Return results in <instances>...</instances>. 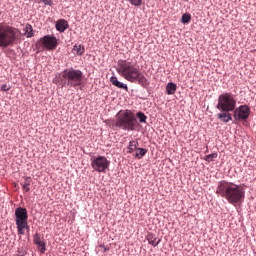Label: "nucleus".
Listing matches in <instances>:
<instances>
[{"label":"nucleus","instance_id":"obj_14","mask_svg":"<svg viewBox=\"0 0 256 256\" xmlns=\"http://www.w3.org/2000/svg\"><path fill=\"white\" fill-rule=\"evenodd\" d=\"M32 179L31 177H26L24 178V181L22 182V189L23 191H25L26 193H29V191H31V183H32Z\"/></svg>","mask_w":256,"mask_h":256},{"label":"nucleus","instance_id":"obj_6","mask_svg":"<svg viewBox=\"0 0 256 256\" xmlns=\"http://www.w3.org/2000/svg\"><path fill=\"white\" fill-rule=\"evenodd\" d=\"M237 108V98L231 92H224L218 96L216 109L218 111H234Z\"/></svg>","mask_w":256,"mask_h":256},{"label":"nucleus","instance_id":"obj_26","mask_svg":"<svg viewBox=\"0 0 256 256\" xmlns=\"http://www.w3.org/2000/svg\"><path fill=\"white\" fill-rule=\"evenodd\" d=\"M44 5H48V7H51L53 5V0H41Z\"/></svg>","mask_w":256,"mask_h":256},{"label":"nucleus","instance_id":"obj_16","mask_svg":"<svg viewBox=\"0 0 256 256\" xmlns=\"http://www.w3.org/2000/svg\"><path fill=\"white\" fill-rule=\"evenodd\" d=\"M147 241H148L149 245H152L153 247H157V245H159V243H161V239L157 240V237H155L153 234H149L147 236Z\"/></svg>","mask_w":256,"mask_h":256},{"label":"nucleus","instance_id":"obj_3","mask_svg":"<svg viewBox=\"0 0 256 256\" xmlns=\"http://www.w3.org/2000/svg\"><path fill=\"white\" fill-rule=\"evenodd\" d=\"M21 37V32L19 29L0 24V47L4 49L7 47H11V45H15L19 38Z\"/></svg>","mask_w":256,"mask_h":256},{"label":"nucleus","instance_id":"obj_8","mask_svg":"<svg viewBox=\"0 0 256 256\" xmlns=\"http://www.w3.org/2000/svg\"><path fill=\"white\" fill-rule=\"evenodd\" d=\"M39 45L46 49L47 51H55L59 43L57 42V37L46 35L39 40Z\"/></svg>","mask_w":256,"mask_h":256},{"label":"nucleus","instance_id":"obj_21","mask_svg":"<svg viewBox=\"0 0 256 256\" xmlns=\"http://www.w3.org/2000/svg\"><path fill=\"white\" fill-rule=\"evenodd\" d=\"M25 35L26 37H33V27L31 26V24H27L25 26Z\"/></svg>","mask_w":256,"mask_h":256},{"label":"nucleus","instance_id":"obj_27","mask_svg":"<svg viewBox=\"0 0 256 256\" xmlns=\"http://www.w3.org/2000/svg\"><path fill=\"white\" fill-rule=\"evenodd\" d=\"M11 88L7 86V84H4L1 86V91H9Z\"/></svg>","mask_w":256,"mask_h":256},{"label":"nucleus","instance_id":"obj_1","mask_svg":"<svg viewBox=\"0 0 256 256\" xmlns=\"http://www.w3.org/2000/svg\"><path fill=\"white\" fill-rule=\"evenodd\" d=\"M117 71L121 77L130 83H138L142 87H147V85H149V81L145 75H143L137 64H133L127 60H120L118 61Z\"/></svg>","mask_w":256,"mask_h":256},{"label":"nucleus","instance_id":"obj_10","mask_svg":"<svg viewBox=\"0 0 256 256\" xmlns=\"http://www.w3.org/2000/svg\"><path fill=\"white\" fill-rule=\"evenodd\" d=\"M249 115H251V109L247 105H241L234 110V117L238 121H245V119H249Z\"/></svg>","mask_w":256,"mask_h":256},{"label":"nucleus","instance_id":"obj_5","mask_svg":"<svg viewBox=\"0 0 256 256\" xmlns=\"http://www.w3.org/2000/svg\"><path fill=\"white\" fill-rule=\"evenodd\" d=\"M83 83V72L69 68L60 74V84L62 87H79Z\"/></svg>","mask_w":256,"mask_h":256},{"label":"nucleus","instance_id":"obj_9","mask_svg":"<svg viewBox=\"0 0 256 256\" xmlns=\"http://www.w3.org/2000/svg\"><path fill=\"white\" fill-rule=\"evenodd\" d=\"M109 160L105 156H98L92 160V168L98 173H105L109 169Z\"/></svg>","mask_w":256,"mask_h":256},{"label":"nucleus","instance_id":"obj_11","mask_svg":"<svg viewBox=\"0 0 256 256\" xmlns=\"http://www.w3.org/2000/svg\"><path fill=\"white\" fill-rule=\"evenodd\" d=\"M33 243L37 246L38 251L43 255L45 254V251H47V242H45V239L41 237V234L36 233L33 236Z\"/></svg>","mask_w":256,"mask_h":256},{"label":"nucleus","instance_id":"obj_2","mask_svg":"<svg viewBox=\"0 0 256 256\" xmlns=\"http://www.w3.org/2000/svg\"><path fill=\"white\" fill-rule=\"evenodd\" d=\"M216 193L223 197V199H226L230 205H237V203H242L245 199V190H243L241 185L225 180L218 183Z\"/></svg>","mask_w":256,"mask_h":256},{"label":"nucleus","instance_id":"obj_12","mask_svg":"<svg viewBox=\"0 0 256 256\" xmlns=\"http://www.w3.org/2000/svg\"><path fill=\"white\" fill-rule=\"evenodd\" d=\"M231 112L232 111H221L217 114V119H219V121H222V123H229V121H233Z\"/></svg>","mask_w":256,"mask_h":256},{"label":"nucleus","instance_id":"obj_20","mask_svg":"<svg viewBox=\"0 0 256 256\" xmlns=\"http://www.w3.org/2000/svg\"><path fill=\"white\" fill-rule=\"evenodd\" d=\"M73 53L75 55H81L82 53H85V48H83L81 45H75L73 48Z\"/></svg>","mask_w":256,"mask_h":256},{"label":"nucleus","instance_id":"obj_23","mask_svg":"<svg viewBox=\"0 0 256 256\" xmlns=\"http://www.w3.org/2000/svg\"><path fill=\"white\" fill-rule=\"evenodd\" d=\"M137 117L140 121V123H147V116L143 112H138Z\"/></svg>","mask_w":256,"mask_h":256},{"label":"nucleus","instance_id":"obj_25","mask_svg":"<svg viewBox=\"0 0 256 256\" xmlns=\"http://www.w3.org/2000/svg\"><path fill=\"white\" fill-rule=\"evenodd\" d=\"M131 5H134V7H141L143 5V0H129Z\"/></svg>","mask_w":256,"mask_h":256},{"label":"nucleus","instance_id":"obj_4","mask_svg":"<svg viewBox=\"0 0 256 256\" xmlns=\"http://www.w3.org/2000/svg\"><path fill=\"white\" fill-rule=\"evenodd\" d=\"M138 125L137 118L131 110H124L117 113L115 127H119L123 131H135Z\"/></svg>","mask_w":256,"mask_h":256},{"label":"nucleus","instance_id":"obj_17","mask_svg":"<svg viewBox=\"0 0 256 256\" xmlns=\"http://www.w3.org/2000/svg\"><path fill=\"white\" fill-rule=\"evenodd\" d=\"M175 91H177V85L173 82H170L166 86L167 95H175Z\"/></svg>","mask_w":256,"mask_h":256},{"label":"nucleus","instance_id":"obj_28","mask_svg":"<svg viewBox=\"0 0 256 256\" xmlns=\"http://www.w3.org/2000/svg\"><path fill=\"white\" fill-rule=\"evenodd\" d=\"M100 247H102V249H104V253H106V251H109V248L105 247V245H100Z\"/></svg>","mask_w":256,"mask_h":256},{"label":"nucleus","instance_id":"obj_24","mask_svg":"<svg viewBox=\"0 0 256 256\" xmlns=\"http://www.w3.org/2000/svg\"><path fill=\"white\" fill-rule=\"evenodd\" d=\"M213 159H217V153H212L204 157V161H207L208 163H211Z\"/></svg>","mask_w":256,"mask_h":256},{"label":"nucleus","instance_id":"obj_19","mask_svg":"<svg viewBox=\"0 0 256 256\" xmlns=\"http://www.w3.org/2000/svg\"><path fill=\"white\" fill-rule=\"evenodd\" d=\"M137 145H139L138 141H135V140L130 141L128 146V153H133V151L137 149Z\"/></svg>","mask_w":256,"mask_h":256},{"label":"nucleus","instance_id":"obj_13","mask_svg":"<svg viewBox=\"0 0 256 256\" xmlns=\"http://www.w3.org/2000/svg\"><path fill=\"white\" fill-rule=\"evenodd\" d=\"M110 82L112 83V85H114V87H118V89H125L126 91L128 89L127 85L121 83L115 76L110 78Z\"/></svg>","mask_w":256,"mask_h":256},{"label":"nucleus","instance_id":"obj_15","mask_svg":"<svg viewBox=\"0 0 256 256\" xmlns=\"http://www.w3.org/2000/svg\"><path fill=\"white\" fill-rule=\"evenodd\" d=\"M67 27H69V23H67L66 20H60L56 23V29L60 33H63L67 29Z\"/></svg>","mask_w":256,"mask_h":256},{"label":"nucleus","instance_id":"obj_22","mask_svg":"<svg viewBox=\"0 0 256 256\" xmlns=\"http://www.w3.org/2000/svg\"><path fill=\"white\" fill-rule=\"evenodd\" d=\"M181 23H184V24L191 23V14L184 13L181 18Z\"/></svg>","mask_w":256,"mask_h":256},{"label":"nucleus","instance_id":"obj_18","mask_svg":"<svg viewBox=\"0 0 256 256\" xmlns=\"http://www.w3.org/2000/svg\"><path fill=\"white\" fill-rule=\"evenodd\" d=\"M145 155H147V149H145V148H137L136 149V154H135L136 159H143V157H145Z\"/></svg>","mask_w":256,"mask_h":256},{"label":"nucleus","instance_id":"obj_7","mask_svg":"<svg viewBox=\"0 0 256 256\" xmlns=\"http://www.w3.org/2000/svg\"><path fill=\"white\" fill-rule=\"evenodd\" d=\"M15 222L18 229V235H25V229H27V220L29 215L27 214V209L23 207H18L15 210Z\"/></svg>","mask_w":256,"mask_h":256}]
</instances>
